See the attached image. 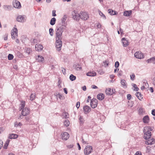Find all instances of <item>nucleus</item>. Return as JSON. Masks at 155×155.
Listing matches in <instances>:
<instances>
[{"label": "nucleus", "mask_w": 155, "mask_h": 155, "mask_svg": "<svg viewBox=\"0 0 155 155\" xmlns=\"http://www.w3.org/2000/svg\"><path fill=\"white\" fill-rule=\"evenodd\" d=\"M152 130L151 127L149 126L145 127L143 130V132L144 133V138L145 139H147L150 138L151 136V131Z\"/></svg>", "instance_id": "nucleus-1"}, {"label": "nucleus", "mask_w": 155, "mask_h": 155, "mask_svg": "<svg viewBox=\"0 0 155 155\" xmlns=\"http://www.w3.org/2000/svg\"><path fill=\"white\" fill-rule=\"evenodd\" d=\"M64 28L65 26L62 25L57 29L56 33V38L62 39V34Z\"/></svg>", "instance_id": "nucleus-2"}, {"label": "nucleus", "mask_w": 155, "mask_h": 155, "mask_svg": "<svg viewBox=\"0 0 155 155\" xmlns=\"http://www.w3.org/2000/svg\"><path fill=\"white\" fill-rule=\"evenodd\" d=\"M56 47L57 50L58 51H59L61 49L62 45L61 39L56 38Z\"/></svg>", "instance_id": "nucleus-3"}, {"label": "nucleus", "mask_w": 155, "mask_h": 155, "mask_svg": "<svg viewBox=\"0 0 155 155\" xmlns=\"http://www.w3.org/2000/svg\"><path fill=\"white\" fill-rule=\"evenodd\" d=\"M93 150L92 147L91 146L87 145L85 148L84 150V153L85 155L89 154Z\"/></svg>", "instance_id": "nucleus-4"}, {"label": "nucleus", "mask_w": 155, "mask_h": 155, "mask_svg": "<svg viewBox=\"0 0 155 155\" xmlns=\"http://www.w3.org/2000/svg\"><path fill=\"white\" fill-rule=\"evenodd\" d=\"M89 18L88 14L85 12H81L80 14V18L84 20H87Z\"/></svg>", "instance_id": "nucleus-5"}, {"label": "nucleus", "mask_w": 155, "mask_h": 155, "mask_svg": "<svg viewBox=\"0 0 155 155\" xmlns=\"http://www.w3.org/2000/svg\"><path fill=\"white\" fill-rule=\"evenodd\" d=\"M12 38L15 39L18 36V29L15 27L12 30L11 32Z\"/></svg>", "instance_id": "nucleus-6"}, {"label": "nucleus", "mask_w": 155, "mask_h": 155, "mask_svg": "<svg viewBox=\"0 0 155 155\" xmlns=\"http://www.w3.org/2000/svg\"><path fill=\"white\" fill-rule=\"evenodd\" d=\"M30 112V110L29 108L25 107L22 110L21 114L23 116H26L28 115Z\"/></svg>", "instance_id": "nucleus-7"}, {"label": "nucleus", "mask_w": 155, "mask_h": 155, "mask_svg": "<svg viewBox=\"0 0 155 155\" xmlns=\"http://www.w3.org/2000/svg\"><path fill=\"white\" fill-rule=\"evenodd\" d=\"M147 140L145 141V143L147 144L151 145L154 144L155 143V140L153 138L145 139Z\"/></svg>", "instance_id": "nucleus-8"}, {"label": "nucleus", "mask_w": 155, "mask_h": 155, "mask_svg": "<svg viewBox=\"0 0 155 155\" xmlns=\"http://www.w3.org/2000/svg\"><path fill=\"white\" fill-rule=\"evenodd\" d=\"M26 18L25 15H19L17 18V20L18 22H24L25 21Z\"/></svg>", "instance_id": "nucleus-9"}, {"label": "nucleus", "mask_w": 155, "mask_h": 155, "mask_svg": "<svg viewBox=\"0 0 155 155\" xmlns=\"http://www.w3.org/2000/svg\"><path fill=\"white\" fill-rule=\"evenodd\" d=\"M97 100L95 99H93L91 101L90 105L92 108L97 107Z\"/></svg>", "instance_id": "nucleus-10"}, {"label": "nucleus", "mask_w": 155, "mask_h": 155, "mask_svg": "<svg viewBox=\"0 0 155 155\" xmlns=\"http://www.w3.org/2000/svg\"><path fill=\"white\" fill-rule=\"evenodd\" d=\"M134 56L137 58L141 59L144 58V55L140 51H137L134 54Z\"/></svg>", "instance_id": "nucleus-11"}, {"label": "nucleus", "mask_w": 155, "mask_h": 155, "mask_svg": "<svg viewBox=\"0 0 155 155\" xmlns=\"http://www.w3.org/2000/svg\"><path fill=\"white\" fill-rule=\"evenodd\" d=\"M13 4L14 7L17 8H20L21 7V5L20 2L17 0L14 1L13 2Z\"/></svg>", "instance_id": "nucleus-12"}, {"label": "nucleus", "mask_w": 155, "mask_h": 155, "mask_svg": "<svg viewBox=\"0 0 155 155\" xmlns=\"http://www.w3.org/2000/svg\"><path fill=\"white\" fill-rule=\"evenodd\" d=\"M61 135L62 139L65 140H67L69 137V134L67 132H64L62 133Z\"/></svg>", "instance_id": "nucleus-13"}, {"label": "nucleus", "mask_w": 155, "mask_h": 155, "mask_svg": "<svg viewBox=\"0 0 155 155\" xmlns=\"http://www.w3.org/2000/svg\"><path fill=\"white\" fill-rule=\"evenodd\" d=\"M43 46L40 44H37L35 45V49L37 51H41L43 49Z\"/></svg>", "instance_id": "nucleus-14"}, {"label": "nucleus", "mask_w": 155, "mask_h": 155, "mask_svg": "<svg viewBox=\"0 0 155 155\" xmlns=\"http://www.w3.org/2000/svg\"><path fill=\"white\" fill-rule=\"evenodd\" d=\"M121 41L123 44V46L124 47L127 46L129 45V42L125 38H123L121 39Z\"/></svg>", "instance_id": "nucleus-15"}, {"label": "nucleus", "mask_w": 155, "mask_h": 155, "mask_svg": "<svg viewBox=\"0 0 155 155\" xmlns=\"http://www.w3.org/2000/svg\"><path fill=\"white\" fill-rule=\"evenodd\" d=\"M83 109L85 114L88 113L91 110V108L88 106H85L83 107Z\"/></svg>", "instance_id": "nucleus-16"}, {"label": "nucleus", "mask_w": 155, "mask_h": 155, "mask_svg": "<svg viewBox=\"0 0 155 155\" xmlns=\"http://www.w3.org/2000/svg\"><path fill=\"white\" fill-rule=\"evenodd\" d=\"M73 15V18L75 20H78L80 18V14L78 13H74Z\"/></svg>", "instance_id": "nucleus-17"}, {"label": "nucleus", "mask_w": 155, "mask_h": 155, "mask_svg": "<svg viewBox=\"0 0 155 155\" xmlns=\"http://www.w3.org/2000/svg\"><path fill=\"white\" fill-rule=\"evenodd\" d=\"M36 60L39 62H43L44 60V58L42 56L38 55L36 57Z\"/></svg>", "instance_id": "nucleus-18"}, {"label": "nucleus", "mask_w": 155, "mask_h": 155, "mask_svg": "<svg viewBox=\"0 0 155 155\" xmlns=\"http://www.w3.org/2000/svg\"><path fill=\"white\" fill-rule=\"evenodd\" d=\"M120 83L123 87L124 88H126L127 87L126 81L124 79L121 80Z\"/></svg>", "instance_id": "nucleus-19"}, {"label": "nucleus", "mask_w": 155, "mask_h": 155, "mask_svg": "<svg viewBox=\"0 0 155 155\" xmlns=\"http://www.w3.org/2000/svg\"><path fill=\"white\" fill-rule=\"evenodd\" d=\"M149 120V117L148 115L145 116L143 119V122L145 124L148 123Z\"/></svg>", "instance_id": "nucleus-20"}, {"label": "nucleus", "mask_w": 155, "mask_h": 155, "mask_svg": "<svg viewBox=\"0 0 155 155\" xmlns=\"http://www.w3.org/2000/svg\"><path fill=\"white\" fill-rule=\"evenodd\" d=\"M18 135L15 134H10L9 135L8 138L9 139H15L18 138Z\"/></svg>", "instance_id": "nucleus-21"}, {"label": "nucleus", "mask_w": 155, "mask_h": 155, "mask_svg": "<svg viewBox=\"0 0 155 155\" xmlns=\"http://www.w3.org/2000/svg\"><path fill=\"white\" fill-rule=\"evenodd\" d=\"M97 98L100 100H102L104 98V95L102 93H100L97 95Z\"/></svg>", "instance_id": "nucleus-22"}, {"label": "nucleus", "mask_w": 155, "mask_h": 155, "mask_svg": "<svg viewBox=\"0 0 155 155\" xmlns=\"http://www.w3.org/2000/svg\"><path fill=\"white\" fill-rule=\"evenodd\" d=\"M87 75L90 77H93L95 76L96 75V73L94 71L89 72L87 73Z\"/></svg>", "instance_id": "nucleus-23"}, {"label": "nucleus", "mask_w": 155, "mask_h": 155, "mask_svg": "<svg viewBox=\"0 0 155 155\" xmlns=\"http://www.w3.org/2000/svg\"><path fill=\"white\" fill-rule=\"evenodd\" d=\"M132 13L131 10L126 11L124 12V15L126 16H130Z\"/></svg>", "instance_id": "nucleus-24"}, {"label": "nucleus", "mask_w": 155, "mask_h": 155, "mask_svg": "<svg viewBox=\"0 0 155 155\" xmlns=\"http://www.w3.org/2000/svg\"><path fill=\"white\" fill-rule=\"evenodd\" d=\"M73 68L76 70H80L81 69V67L78 64H74L73 66Z\"/></svg>", "instance_id": "nucleus-25"}, {"label": "nucleus", "mask_w": 155, "mask_h": 155, "mask_svg": "<svg viewBox=\"0 0 155 155\" xmlns=\"http://www.w3.org/2000/svg\"><path fill=\"white\" fill-rule=\"evenodd\" d=\"M105 93L107 95H112L111 90L110 88H107L105 90Z\"/></svg>", "instance_id": "nucleus-26"}, {"label": "nucleus", "mask_w": 155, "mask_h": 155, "mask_svg": "<svg viewBox=\"0 0 155 155\" xmlns=\"http://www.w3.org/2000/svg\"><path fill=\"white\" fill-rule=\"evenodd\" d=\"M25 104V102L24 101H22L20 106V110H22L24 108Z\"/></svg>", "instance_id": "nucleus-27"}, {"label": "nucleus", "mask_w": 155, "mask_h": 155, "mask_svg": "<svg viewBox=\"0 0 155 155\" xmlns=\"http://www.w3.org/2000/svg\"><path fill=\"white\" fill-rule=\"evenodd\" d=\"M155 60V57L151 58L150 59H147L146 61V62L148 63H151V62H153Z\"/></svg>", "instance_id": "nucleus-28"}, {"label": "nucleus", "mask_w": 155, "mask_h": 155, "mask_svg": "<svg viewBox=\"0 0 155 155\" xmlns=\"http://www.w3.org/2000/svg\"><path fill=\"white\" fill-rule=\"evenodd\" d=\"M135 95L137 98L140 100H141L143 98L142 95L139 92H137L135 94Z\"/></svg>", "instance_id": "nucleus-29"}, {"label": "nucleus", "mask_w": 155, "mask_h": 155, "mask_svg": "<svg viewBox=\"0 0 155 155\" xmlns=\"http://www.w3.org/2000/svg\"><path fill=\"white\" fill-rule=\"evenodd\" d=\"M108 12L110 15H114L117 14V13L115 11H114L111 9H109Z\"/></svg>", "instance_id": "nucleus-30"}, {"label": "nucleus", "mask_w": 155, "mask_h": 155, "mask_svg": "<svg viewBox=\"0 0 155 155\" xmlns=\"http://www.w3.org/2000/svg\"><path fill=\"white\" fill-rule=\"evenodd\" d=\"M56 18L54 17L52 18L50 21V24L51 25H54L56 22Z\"/></svg>", "instance_id": "nucleus-31"}, {"label": "nucleus", "mask_w": 155, "mask_h": 155, "mask_svg": "<svg viewBox=\"0 0 155 155\" xmlns=\"http://www.w3.org/2000/svg\"><path fill=\"white\" fill-rule=\"evenodd\" d=\"M10 142V140L9 139H8L6 141L5 143L3 148L5 149H6L7 148V147L9 143Z\"/></svg>", "instance_id": "nucleus-32"}, {"label": "nucleus", "mask_w": 155, "mask_h": 155, "mask_svg": "<svg viewBox=\"0 0 155 155\" xmlns=\"http://www.w3.org/2000/svg\"><path fill=\"white\" fill-rule=\"evenodd\" d=\"M99 14L100 16L102 17V18L104 19H105L106 17L105 16L103 13L101 12L100 11H98Z\"/></svg>", "instance_id": "nucleus-33"}, {"label": "nucleus", "mask_w": 155, "mask_h": 155, "mask_svg": "<svg viewBox=\"0 0 155 155\" xmlns=\"http://www.w3.org/2000/svg\"><path fill=\"white\" fill-rule=\"evenodd\" d=\"M36 94L35 93H34L31 94L30 96V100L31 101H33L35 99V97Z\"/></svg>", "instance_id": "nucleus-34"}, {"label": "nucleus", "mask_w": 155, "mask_h": 155, "mask_svg": "<svg viewBox=\"0 0 155 155\" xmlns=\"http://www.w3.org/2000/svg\"><path fill=\"white\" fill-rule=\"evenodd\" d=\"M14 126L15 127H17L18 126L21 127L22 126V124L21 122H18L17 121H15L14 124Z\"/></svg>", "instance_id": "nucleus-35"}, {"label": "nucleus", "mask_w": 155, "mask_h": 155, "mask_svg": "<svg viewBox=\"0 0 155 155\" xmlns=\"http://www.w3.org/2000/svg\"><path fill=\"white\" fill-rule=\"evenodd\" d=\"M80 123L81 124H83L84 122V120L82 116H80L79 117Z\"/></svg>", "instance_id": "nucleus-36"}, {"label": "nucleus", "mask_w": 155, "mask_h": 155, "mask_svg": "<svg viewBox=\"0 0 155 155\" xmlns=\"http://www.w3.org/2000/svg\"><path fill=\"white\" fill-rule=\"evenodd\" d=\"M70 124V122L69 120H65L64 122V124L65 126L68 127L69 126Z\"/></svg>", "instance_id": "nucleus-37"}, {"label": "nucleus", "mask_w": 155, "mask_h": 155, "mask_svg": "<svg viewBox=\"0 0 155 155\" xmlns=\"http://www.w3.org/2000/svg\"><path fill=\"white\" fill-rule=\"evenodd\" d=\"M69 78L71 80L73 81L75 80L76 77L75 76L71 74Z\"/></svg>", "instance_id": "nucleus-38"}, {"label": "nucleus", "mask_w": 155, "mask_h": 155, "mask_svg": "<svg viewBox=\"0 0 155 155\" xmlns=\"http://www.w3.org/2000/svg\"><path fill=\"white\" fill-rule=\"evenodd\" d=\"M67 18V15H64L63 17L61 19V21L62 23H63L65 22V21L66 20Z\"/></svg>", "instance_id": "nucleus-39"}, {"label": "nucleus", "mask_w": 155, "mask_h": 155, "mask_svg": "<svg viewBox=\"0 0 155 155\" xmlns=\"http://www.w3.org/2000/svg\"><path fill=\"white\" fill-rule=\"evenodd\" d=\"M132 85L134 88V90L137 91L139 90L138 88L137 87V85L135 84H132Z\"/></svg>", "instance_id": "nucleus-40"}, {"label": "nucleus", "mask_w": 155, "mask_h": 155, "mask_svg": "<svg viewBox=\"0 0 155 155\" xmlns=\"http://www.w3.org/2000/svg\"><path fill=\"white\" fill-rule=\"evenodd\" d=\"M26 121L27 122V123H30L31 122V120L30 119V117L28 116L26 117L25 118Z\"/></svg>", "instance_id": "nucleus-41"}, {"label": "nucleus", "mask_w": 155, "mask_h": 155, "mask_svg": "<svg viewBox=\"0 0 155 155\" xmlns=\"http://www.w3.org/2000/svg\"><path fill=\"white\" fill-rule=\"evenodd\" d=\"M57 97H58L60 99L63 100L64 98V97L60 93H58L57 95Z\"/></svg>", "instance_id": "nucleus-42"}, {"label": "nucleus", "mask_w": 155, "mask_h": 155, "mask_svg": "<svg viewBox=\"0 0 155 155\" xmlns=\"http://www.w3.org/2000/svg\"><path fill=\"white\" fill-rule=\"evenodd\" d=\"M49 34L51 36H52L54 34V30L53 28H50L49 29Z\"/></svg>", "instance_id": "nucleus-43"}, {"label": "nucleus", "mask_w": 155, "mask_h": 155, "mask_svg": "<svg viewBox=\"0 0 155 155\" xmlns=\"http://www.w3.org/2000/svg\"><path fill=\"white\" fill-rule=\"evenodd\" d=\"M25 52L29 54L30 52L31 51V50L30 48H27L25 49Z\"/></svg>", "instance_id": "nucleus-44"}, {"label": "nucleus", "mask_w": 155, "mask_h": 155, "mask_svg": "<svg viewBox=\"0 0 155 155\" xmlns=\"http://www.w3.org/2000/svg\"><path fill=\"white\" fill-rule=\"evenodd\" d=\"M13 58V56L11 54H9L8 56V59L9 60H12Z\"/></svg>", "instance_id": "nucleus-45"}, {"label": "nucleus", "mask_w": 155, "mask_h": 155, "mask_svg": "<svg viewBox=\"0 0 155 155\" xmlns=\"http://www.w3.org/2000/svg\"><path fill=\"white\" fill-rule=\"evenodd\" d=\"M103 64L104 65L105 67H107L108 66L109 64V61H108L106 60L104 61Z\"/></svg>", "instance_id": "nucleus-46"}, {"label": "nucleus", "mask_w": 155, "mask_h": 155, "mask_svg": "<svg viewBox=\"0 0 155 155\" xmlns=\"http://www.w3.org/2000/svg\"><path fill=\"white\" fill-rule=\"evenodd\" d=\"M62 83V81L60 80H59L58 82V86L59 88H61L62 87V86L61 84Z\"/></svg>", "instance_id": "nucleus-47"}, {"label": "nucleus", "mask_w": 155, "mask_h": 155, "mask_svg": "<svg viewBox=\"0 0 155 155\" xmlns=\"http://www.w3.org/2000/svg\"><path fill=\"white\" fill-rule=\"evenodd\" d=\"M63 117L64 118H66L68 117V114L67 113H64L63 114Z\"/></svg>", "instance_id": "nucleus-48"}, {"label": "nucleus", "mask_w": 155, "mask_h": 155, "mask_svg": "<svg viewBox=\"0 0 155 155\" xmlns=\"http://www.w3.org/2000/svg\"><path fill=\"white\" fill-rule=\"evenodd\" d=\"M115 67L116 68H117L119 66V62L117 61L115 63Z\"/></svg>", "instance_id": "nucleus-49"}, {"label": "nucleus", "mask_w": 155, "mask_h": 155, "mask_svg": "<svg viewBox=\"0 0 155 155\" xmlns=\"http://www.w3.org/2000/svg\"><path fill=\"white\" fill-rule=\"evenodd\" d=\"M74 146V145L72 144H71L67 145V147L68 149H71Z\"/></svg>", "instance_id": "nucleus-50"}, {"label": "nucleus", "mask_w": 155, "mask_h": 155, "mask_svg": "<svg viewBox=\"0 0 155 155\" xmlns=\"http://www.w3.org/2000/svg\"><path fill=\"white\" fill-rule=\"evenodd\" d=\"M135 77V76L134 74H133L130 75V79L132 81H133L134 80Z\"/></svg>", "instance_id": "nucleus-51"}, {"label": "nucleus", "mask_w": 155, "mask_h": 155, "mask_svg": "<svg viewBox=\"0 0 155 155\" xmlns=\"http://www.w3.org/2000/svg\"><path fill=\"white\" fill-rule=\"evenodd\" d=\"M143 85H144L145 86H146V88H148L149 87V84L147 82H144L143 83Z\"/></svg>", "instance_id": "nucleus-52"}, {"label": "nucleus", "mask_w": 155, "mask_h": 155, "mask_svg": "<svg viewBox=\"0 0 155 155\" xmlns=\"http://www.w3.org/2000/svg\"><path fill=\"white\" fill-rule=\"evenodd\" d=\"M56 11L55 10H53L52 11V16H55L56 15L55 13Z\"/></svg>", "instance_id": "nucleus-53"}, {"label": "nucleus", "mask_w": 155, "mask_h": 155, "mask_svg": "<svg viewBox=\"0 0 155 155\" xmlns=\"http://www.w3.org/2000/svg\"><path fill=\"white\" fill-rule=\"evenodd\" d=\"M80 106V102H78L76 104V107L77 108H78Z\"/></svg>", "instance_id": "nucleus-54"}, {"label": "nucleus", "mask_w": 155, "mask_h": 155, "mask_svg": "<svg viewBox=\"0 0 155 155\" xmlns=\"http://www.w3.org/2000/svg\"><path fill=\"white\" fill-rule=\"evenodd\" d=\"M81 141L82 143H83V144H88V143L87 142L84 141L83 138L82 139Z\"/></svg>", "instance_id": "nucleus-55"}, {"label": "nucleus", "mask_w": 155, "mask_h": 155, "mask_svg": "<svg viewBox=\"0 0 155 155\" xmlns=\"http://www.w3.org/2000/svg\"><path fill=\"white\" fill-rule=\"evenodd\" d=\"M127 98L128 100H130L131 98V95L130 94H128L127 96Z\"/></svg>", "instance_id": "nucleus-56"}, {"label": "nucleus", "mask_w": 155, "mask_h": 155, "mask_svg": "<svg viewBox=\"0 0 155 155\" xmlns=\"http://www.w3.org/2000/svg\"><path fill=\"white\" fill-rule=\"evenodd\" d=\"M3 144V142L2 140H0V150L2 147Z\"/></svg>", "instance_id": "nucleus-57"}, {"label": "nucleus", "mask_w": 155, "mask_h": 155, "mask_svg": "<svg viewBox=\"0 0 155 155\" xmlns=\"http://www.w3.org/2000/svg\"><path fill=\"white\" fill-rule=\"evenodd\" d=\"M62 68V71L63 73L64 74H66V70L64 68Z\"/></svg>", "instance_id": "nucleus-58"}, {"label": "nucleus", "mask_w": 155, "mask_h": 155, "mask_svg": "<svg viewBox=\"0 0 155 155\" xmlns=\"http://www.w3.org/2000/svg\"><path fill=\"white\" fill-rule=\"evenodd\" d=\"M134 155H141V153L140 151H138L136 152Z\"/></svg>", "instance_id": "nucleus-59"}, {"label": "nucleus", "mask_w": 155, "mask_h": 155, "mask_svg": "<svg viewBox=\"0 0 155 155\" xmlns=\"http://www.w3.org/2000/svg\"><path fill=\"white\" fill-rule=\"evenodd\" d=\"M91 87V88L93 89H97V87L94 85H92Z\"/></svg>", "instance_id": "nucleus-60"}, {"label": "nucleus", "mask_w": 155, "mask_h": 155, "mask_svg": "<svg viewBox=\"0 0 155 155\" xmlns=\"http://www.w3.org/2000/svg\"><path fill=\"white\" fill-rule=\"evenodd\" d=\"M151 113H152V114L153 115L155 116V109H153L152 110Z\"/></svg>", "instance_id": "nucleus-61"}, {"label": "nucleus", "mask_w": 155, "mask_h": 155, "mask_svg": "<svg viewBox=\"0 0 155 155\" xmlns=\"http://www.w3.org/2000/svg\"><path fill=\"white\" fill-rule=\"evenodd\" d=\"M110 78H111L112 79H113L114 78L115 76L114 74H111L110 75Z\"/></svg>", "instance_id": "nucleus-62"}, {"label": "nucleus", "mask_w": 155, "mask_h": 155, "mask_svg": "<svg viewBox=\"0 0 155 155\" xmlns=\"http://www.w3.org/2000/svg\"><path fill=\"white\" fill-rule=\"evenodd\" d=\"M111 92H112V95L113 94H115L116 92L115 89H112L111 90Z\"/></svg>", "instance_id": "nucleus-63"}, {"label": "nucleus", "mask_w": 155, "mask_h": 155, "mask_svg": "<svg viewBox=\"0 0 155 155\" xmlns=\"http://www.w3.org/2000/svg\"><path fill=\"white\" fill-rule=\"evenodd\" d=\"M99 73H100L101 74H103L104 73V72L102 71V70L100 71H98Z\"/></svg>", "instance_id": "nucleus-64"}]
</instances>
